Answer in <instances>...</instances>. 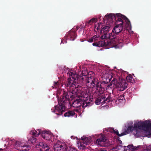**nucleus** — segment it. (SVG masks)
I'll return each mask as SVG.
<instances>
[{
    "instance_id": "obj_35",
    "label": "nucleus",
    "mask_w": 151,
    "mask_h": 151,
    "mask_svg": "<svg viewBox=\"0 0 151 151\" xmlns=\"http://www.w3.org/2000/svg\"><path fill=\"white\" fill-rule=\"evenodd\" d=\"M92 45L93 46L97 47V45H98V42H94L93 43Z\"/></svg>"
},
{
    "instance_id": "obj_36",
    "label": "nucleus",
    "mask_w": 151,
    "mask_h": 151,
    "mask_svg": "<svg viewBox=\"0 0 151 151\" xmlns=\"http://www.w3.org/2000/svg\"><path fill=\"white\" fill-rule=\"evenodd\" d=\"M59 84V83L58 82H54V85L55 86H58Z\"/></svg>"
},
{
    "instance_id": "obj_4",
    "label": "nucleus",
    "mask_w": 151,
    "mask_h": 151,
    "mask_svg": "<svg viewBox=\"0 0 151 151\" xmlns=\"http://www.w3.org/2000/svg\"><path fill=\"white\" fill-rule=\"evenodd\" d=\"M76 95L78 96V98L72 103L73 107L78 108L82 106L83 108H84L92 105V100L86 92L80 91L79 93H77Z\"/></svg>"
},
{
    "instance_id": "obj_20",
    "label": "nucleus",
    "mask_w": 151,
    "mask_h": 151,
    "mask_svg": "<svg viewBox=\"0 0 151 151\" xmlns=\"http://www.w3.org/2000/svg\"><path fill=\"white\" fill-rule=\"evenodd\" d=\"M111 132L114 133L119 137H121L127 134L126 132H123L120 134H119L118 131L117 130H115L113 129L112 130Z\"/></svg>"
},
{
    "instance_id": "obj_19",
    "label": "nucleus",
    "mask_w": 151,
    "mask_h": 151,
    "mask_svg": "<svg viewBox=\"0 0 151 151\" xmlns=\"http://www.w3.org/2000/svg\"><path fill=\"white\" fill-rule=\"evenodd\" d=\"M81 139L83 142H85L87 145L88 144V143L91 142V139L90 137H86L83 136L81 137Z\"/></svg>"
},
{
    "instance_id": "obj_33",
    "label": "nucleus",
    "mask_w": 151,
    "mask_h": 151,
    "mask_svg": "<svg viewBox=\"0 0 151 151\" xmlns=\"http://www.w3.org/2000/svg\"><path fill=\"white\" fill-rule=\"evenodd\" d=\"M91 19V21L92 22H93V23L96 22L97 21V19L95 18H93Z\"/></svg>"
},
{
    "instance_id": "obj_37",
    "label": "nucleus",
    "mask_w": 151,
    "mask_h": 151,
    "mask_svg": "<svg viewBox=\"0 0 151 151\" xmlns=\"http://www.w3.org/2000/svg\"><path fill=\"white\" fill-rule=\"evenodd\" d=\"M119 139H120L119 138H118V142L121 145L122 144V141L119 140Z\"/></svg>"
},
{
    "instance_id": "obj_39",
    "label": "nucleus",
    "mask_w": 151,
    "mask_h": 151,
    "mask_svg": "<svg viewBox=\"0 0 151 151\" xmlns=\"http://www.w3.org/2000/svg\"><path fill=\"white\" fill-rule=\"evenodd\" d=\"M75 111H78V109H75Z\"/></svg>"
},
{
    "instance_id": "obj_40",
    "label": "nucleus",
    "mask_w": 151,
    "mask_h": 151,
    "mask_svg": "<svg viewBox=\"0 0 151 151\" xmlns=\"http://www.w3.org/2000/svg\"><path fill=\"white\" fill-rule=\"evenodd\" d=\"M3 149H0V151H2Z\"/></svg>"
},
{
    "instance_id": "obj_11",
    "label": "nucleus",
    "mask_w": 151,
    "mask_h": 151,
    "mask_svg": "<svg viewBox=\"0 0 151 151\" xmlns=\"http://www.w3.org/2000/svg\"><path fill=\"white\" fill-rule=\"evenodd\" d=\"M53 148L54 151H65L66 148V146L59 142L55 144Z\"/></svg>"
},
{
    "instance_id": "obj_10",
    "label": "nucleus",
    "mask_w": 151,
    "mask_h": 151,
    "mask_svg": "<svg viewBox=\"0 0 151 151\" xmlns=\"http://www.w3.org/2000/svg\"><path fill=\"white\" fill-rule=\"evenodd\" d=\"M128 84L124 79L121 80L116 85V87L118 90L122 91L125 89L127 87Z\"/></svg>"
},
{
    "instance_id": "obj_17",
    "label": "nucleus",
    "mask_w": 151,
    "mask_h": 151,
    "mask_svg": "<svg viewBox=\"0 0 151 151\" xmlns=\"http://www.w3.org/2000/svg\"><path fill=\"white\" fill-rule=\"evenodd\" d=\"M110 27L109 26H106L104 27H102L101 30V33H106L109 31Z\"/></svg>"
},
{
    "instance_id": "obj_6",
    "label": "nucleus",
    "mask_w": 151,
    "mask_h": 151,
    "mask_svg": "<svg viewBox=\"0 0 151 151\" xmlns=\"http://www.w3.org/2000/svg\"><path fill=\"white\" fill-rule=\"evenodd\" d=\"M101 39H106L108 41L111 40L113 42L115 43V46L116 45V40L118 39L116 37V36L112 32L111 33H104L103 35L101 37Z\"/></svg>"
},
{
    "instance_id": "obj_1",
    "label": "nucleus",
    "mask_w": 151,
    "mask_h": 151,
    "mask_svg": "<svg viewBox=\"0 0 151 151\" xmlns=\"http://www.w3.org/2000/svg\"><path fill=\"white\" fill-rule=\"evenodd\" d=\"M90 72L88 74L86 70H83L81 76L78 77L79 83H85L86 86L88 88H95V89L99 92L97 97L95 101V103L96 105L104 104L108 103L110 101H112L111 97L110 94H104L105 88L108 85V82L103 81L101 82L99 81L97 79L94 78L89 75Z\"/></svg>"
},
{
    "instance_id": "obj_8",
    "label": "nucleus",
    "mask_w": 151,
    "mask_h": 151,
    "mask_svg": "<svg viewBox=\"0 0 151 151\" xmlns=\"http://www.w3.org/2000/svg\"><path fill=\"white\" fill-rule=\"evenodd\" d=\"M136 125V126L137 125L139 127V128H143V129L145 131H148L151 130V123H150L148 121L140 122Z\"/></svg>"
},
{
    "instance_id": "obj_22",
    "label": "nucleus",
    "mask_w": 151,
    "mask_h": 151,
    "mask_svg": "<svg viewBox=\"0 0 151 151\" xmlns=\"http://www.w3.org/2000/svg\"><path fill=\"white\" fill-rule=\"evenodd\" d=\"M35 136L32 135V137L28 138V141L30 142L33 144H35L37 142V139Z\"/></svg>"
},
{
    "instance_id": "obj_38",
    "label": "nucleus",
    "mask_w": 151,
    "mask_h": 151,
    "mask_svg": "<svg viewBox=\"0 0 151 151\" xmlns=\"http://www.w3.org/2000/svg\"><path fill=\"white\" fill-rule=\"evenodd\" d=\"M79 27L78 26L76 27V30H78L79 29Z\"/></svg>"
},
{
    "instance_id": "obj_13",
    "label": "nucleus",
    "mask_w": 151,
    "mask_h": 151,
    "mask_svg": "<svg viewBox=\"0 0 151 151\" xmlns=\"http://www.w3.org/2000/svg\"><path fill=\"white\" fill-rule=\"evenodd\" d=\"M76 33V32L75 31H72L70 30L68 34L65 35V38L66 39L70 38V40L73 41L75 40L77 36Z\"/></svg>"
},
{
    "instance_id": "obj_29",
    "label": "nucleus",
    "mask_w": 151,
    "mask_h": 151,
    "mask_svg": "<svg viewBox=\"0 0 151 151\" xmlns=\"http://www.w3.org/2000/svg\"><path fill=\"white\" fill-rule=\"evenodd\" d=\"M43 145V142H40L39 144L37 145V148H39L40 150L42 147Z\"/></svg>"
},
{
    "instance_id": "obj_5",
    "label": "nucleus",
    "mask_w": 151,
    "mask_h": 151,
    "mask_svg": "<svg viewBox=\"0 0 151 151\" xmlns=\"http://www.w3.org/2000/svg\"><path fill=\"white\" fill-rule=\"evenodd\" d=\"M96 143L100 146L104 147H108L110 144L106 136L102 134H100L99 138L96 140Z\"/></svg>"
},
{
    "instance_id": "obj_2",
    "label": "nucleus",
    "mask_w": 151,
    "mask_h": 151,
    "mask_svg": "<svg viewBox=\"0 0 151 151\" xmlns=\"http://www.w3.org/2000/svg\"><path fill=\"white\" fill-rule=\"evenodd\" d=\"M67 75L70 77L68 78L65 86L67 89H69L68 91H63V95L60 99H58L59 106H55L54 109H51L52 111L58 115H60L65 111V105L69 103L70 98H74L77 93H79L78 87L76 86L79 83V80L77 78L78 75L73 74L71 72H69Z\"/></svg>"
},
{
    "instance_id": "obj_12",
    "label": "nucleus",
    "mask_w": 151,
    "mask_h": 151,
    "mask_svg": "<svg viewBox=\"0 0 151 151\" xmlns=\"http://www.w3.org/2000/svg\"><path fill=\"white\" fill-rule=\"evenodd\" d=\"M41 135L44 139L47 140H50L52 137V134L50 132L44 130L41 132Z\"/></svg>"
},
{
    "instance_id": "obj_3",
    "label": "nucleus",
    "mask_w": 151,
    "mask_h": 151,
    "mask_svg": "<svg viewBox=\"0 0 151 151\" xmlns=\"http://www.w3.org/2000/svg\"><path fill=\"white\" fill-rule=\"evenodd\" d=\"M104 18L107 19H111L113 21L116 20V25L112 31L113 33L115 35L131 28V23L129 19L120 13L107 14Z\"/></svg>"
},
{
    "instance_id": "obj_7",
    "label": "nucleus",
    "mask_w": 151,
    "mask_h": 151,
    "mask_svg": "<svg viewBox=\"0 0 151 151\" xmlns=\"http://www.w3.org/2000/svg\"><path fill=\"white\" fill-rule=\"evenodd\" d=\"M102 40L98 42L97 47H100L107 46L109 48L115 46V43L113 42L111 40L108 41L107 40H104V39H102Z\"/></svg>"
},
{
    "instance_id": "obj_25",
    "label": "nucleus",
    "mask_w": 151,
    "mask_h": 151,
    "mask_svg": "<svg viewBox=\"0 0 151 151\" xmlns=\"http://www.w3.org/2000/svg\"><path fill=\"white\" fill-rule=\"evenodd\" d=\"M65 151H77V150L73 147H68L66 146V148Z\"/></svg>"
},
{
    "instance_id": "obj_27",
    "label": "nucleus",
    "mask_w": 151,
    "mask_h": 151,
    "mask_svg": "<svg viewBox=\"0 0 151 151\" xmlns=\"http://www.w3.org/2000/svg\"><path fill=\"white\" fill-rule=\"evenodd\" d=\"M86 145L87 144H86L85 142H81L80 143V145H79V148L80 149H83L85 147Z\"/></svg>"
},
{
    "instance_id": "obj_32",
    "label": "nucleus",
    "mask_w": 151,
    "mask_h": 151,
    "mask_svg": "<svg viewBox=\"0 0 151 151\" xmlns=\"http://www.w3.org/2000/svg\"><path fill=\"white\" fill-rule=\"evenodd\" d=\"M109 151H118L116 150V147L110 149L109 150Z\"/></svg>"
},
{
    "instance_id": "obj_30",
    "label": "nucleus",
    "mask_w": 151,
    "mask_h": 151,
    "mask_svg": "<svg viewBox=\"0 0 151 151\" xmlns=\"http://www.w3.org/2000/svg\"><path fill=\"white\" fill-rule=\"evenodd\" d=\"M93 23L91 21V19L90 20L88 21H86V25H87V24L89 25H91Z\"/></svg>"
},
{
    "instance_id": "obj_9",
    "label": "nucleus",
    "mask_w": 151,
    "mask_h": 151,
    "mask_svg": "<svg viewBox=\"0 0 151 151\" xmlns=\"http://www.w3.org/2000/svg\"><path fill=\"white\" fill-rule=\"evenodd\" d=\"M15 147L17 150L20 151H28L30 148L28 145L25 144L19 141L16 142Z\"/></svg>"
},
{
    "instance_id": "obj_15",
    "label": "nucleus",
    "mask_w": 151,
    "mask_h": 151,
    "mask_svg": "<svg viewBox=\"0 0 151 151\" xmlns=\"http://www.w3.org/2000/svg\"><path fill=\"white\" fill-rule=\"evenodd\" d=\"M42 131L40 129H37V130H32L30 132V133L32 135L35 136V137H37L40 134H41V132Z\"/></svg>"
},
{
    "instance_id": "obj_28",
    "label": "nucleus",
    "mask_w": 151,
    "mask_h": 151,
    "mask_svg": "<svg viewBox=\"0 0 151 151\" xmlns=\"http://www.w3.org/2000/svg\"><path fill=\"white\" fill-rule=\"evenodd\" d=\"M124 99V96L123 95H120L117 98L116 100V101H119L121 102V101L123 100Z\"/></svg>"
},
{
    "instance_id": "obj_21",
    "label": "nucleus",
    "mask_w": 151,
    "mask_h": 151,
    "mask_svg": "<svg viewBox=\"0 0 151 151\" xmlns=\"http://www.w3.org/2000/svg\"><path fill=\"white\" fill-rule=\"evenodd\" d=\"M99 38V36L97 35H95L88 39V41L90 42H92L93 41H96L98 40Z\"/></svg>"
},
{
    "instance_id": "obj_16",
    "label": "nucleus",
    "mask_w": 151,
    "mask_h": 151,
    "mask_svg": "<svg viewBox=\"0 0 151 151\" xmlns=\"http://www.w3.org/2000/svg\"><path fill=\"white\" fill-rule=\"evenodd\" d=\"M75 114L74 111H68L64 114V116L65 117H72Z\"/></svg>"
},
{
    "instance_id": "obj_23",
    "label": "nucleus",
    "mask_w": 151,
    "mask_h": 151,
    "mask_svg": "<svg viewBox=\"0 0 151 151\" xmlns=\"http://www.w3.org/2000/svg\"><path fill=\"white\" fill-rule=\"evenodd\" d=\"M49 149V147L47 145L43 142V145L42 147L40 149V151H47Z\"/></svg>"
},
{
    "instance_id": "obj_18",
    "label": "nucleus",
    "mask_w": 151,
    "mask_h": 151,
    "mask_svg": "<svg viewBox=\"0 0 151 151\" xmlns=\"http://www.w3.org/2000/svg\"><path fill=\"white\" fill-rule=\"evenodd\" d=\"M126 79L128 82L131 83H134L135 82V80L133 77L132 75L129 74L126 77Z\"/></svg>"
},
{
    "instance_id": "obj_26",
    "label": "nucleus",
    "mask_w": 151,
    "mask_h": 151,
    "mask_svg": "<svg viewBox=\"0 0 151 151\" xmlns=\"http://www.w3.org/2000/svg\"><path fill=\"white\" fill-rule=\"evenodd\" d=\"M138 147H134L133 145H129L127 146V147L132 151H134L138 149Z\"/></svg>"
},
{
    "instance_id": "obj_41",
    "label": "nucleus",
    "mask_w": 151,
    "mask_h": 151,
    "mask_svg": "<svg viewBox=\"0 0 151 151\" xmlns=\"http://www.w3.org/2000/svg\"><path fill=\"white\" fill-rule=\"evenodd\" d=\"M110 79H109V82L110 81Z\"/></svg>"
},
{
    "instance_id": "obj_42",
    "label": "nucleus",
    "mask_w": 151,
    "mask_h": 151,
    "mask_svg": "<svg viewBox=\"0 0 151 151\" xmlns=\"http://www.w3.org/2000/svg\"><path fill=\"white\" fill-rule=\"evenodd\" d=\"M98 27H97V30L98 29Z\"/></svg>"
},
{
    "instance_id": "obj_24",
    "label": "nucleus",
    "mask_w": 151,
    "mask_h": 151,
    "mask_svg": "<svg viewBox=\"0 0 151 151\" xmlns=\"http://www.w3.org/2000/svg\"><path fill=\"white\" fill-rule=\"evenodd\" d=\"M116 150L118 151H124L125 146H122L121 145H118L116 147Z\"/></svg>"
},
{
    "instance_id": "obj_14",
    "label": "nucleus",
    "mask_w": 151,
    "mask_h": 151,
    "mask_svg": "<svg viewBox=\"0 0 151 151\" xmlns=\"http://www.w3.org/2000/svg\"><path fill=\"white\" fill-rule=\"evenodd\" d=\"M136 122V123H135L134 124V127L132 125V126H129L128 127V128H127V130L128 132H132V131L134 129H143V128H139V127H138L137 125L136 126V124L137 123H139V122Z\"/></svg>"
},
{
    "instance_id": "obj_34",
    "label": "nucleus",
    "mask_w": 151,
    "mask_h": 151,
    "mask_svg": "<svg viewBox=\"0 0 151 151\" xmlns=\"http://www.w3.org/2000/svg\"><path fill=\"white\" fill-rule=\"evenodd\" d=\"M146 151H151V146H150L147 147Z\"/></svg>"
},
{
    "instance_id": "obj_31",
    "label": "nucleus",
    "mask_w": 151,
    "mask_h": 151,
    "mask_svg": "<svg viewBox=\"0 0 151 151\" xmlns=\"http://www.w3.org/2000/svg\"><path fill=\"white\" fill-rule=\"evenodd\" d=\"M116 81V79L114 78L111 81V83L109 84L110 86H111V85H112V84H114L115 82Z\"/></svg>"
}]
</instances>
